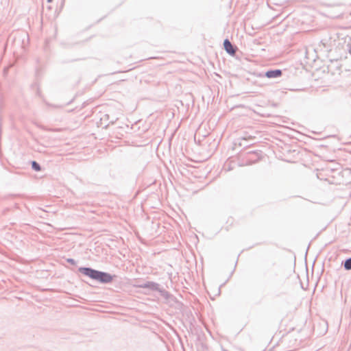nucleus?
Segmentation results:
<instances>
[{"mask_svg":"<svg viewBox=\"0 0 351 351\" xmlns=\"http://www.w3.org/2000/svg\"><path fill=\"white\" fill-rule=\"evenodd\" d=\"M80 271L84 275L101 282H109L112 280V278L110 274L90 268H80Z\"/></svg>","mask_w":351,"mask_h":351,"instance_id":"f257e3e1","label":"nucleus"},{"mask_svg":"<svg viewBox=\"0 0 351 351\" xmlns=\"http://www.w3.org/2000/svg\"><path fill=\"white\" fill-rule=\"evenodd\" d=\"M224 49L230 55L234 56L235 54V49H234L231 43L228 40H225L223 43Z\"/></svg>","mask_w":351,"mask_h":351,"instance_id":"f03ea898","label":"nucleus"},{"mask_svg":"<svg viewBox=\"0 0 351 351\" xmlns=\"http://www.w3.org/2000/svg\"><path fill=\"white\" fill-rule=\"evenodd\" d=\"M282 71L279 69L274 71H268L266 72L265 75L268 78H274L281 76Z\"/></svg>","mask_w":351,"mask_h":351,"instance_id":"7ed1b4c3","label":"nucleus"},{"mask_svg":"<svg viewBox=\"0 0 351 351\" xmlns=\"http://www.w3.org/2000/svg\"><path fill=\"white\" fill-rule=\"evenodd\" d=\"M344 267L346 269H351V258L346 261Z\"/></svg>","mask_w":351,"mask_h":351,"instance_id":"20e7f679","label":"nucleus"},{"mask_svg":"<svg viewBox=\"0 0 351 351\" xmlns=\"http://www.w3.org/2000/svg\"><path fill=\"white\" fill-rule=\"evenodd\" d=\"M32 167L36 171H40V169L39 165L37 162H36L35 161H34L32 162Z\"/></svg>","mask_w":351,"mask_h":351,"instance_id":"39448f33","label":"nucleus"},{"mask_svg":"<svg viewBox=\"0 0 351 351\" xmlns=\"http://www.w3.org/2000/svg\"><path fill=\"white\" fill-rule=\"evenodd\" d=\"M68 261H69V262H70V263H73V260H72V259H69V260H68Z\"/></svg>","mask_w":351,"mask_h":351,"instance_id":"423d86ee","label":"nucleus"}]
</instances>
